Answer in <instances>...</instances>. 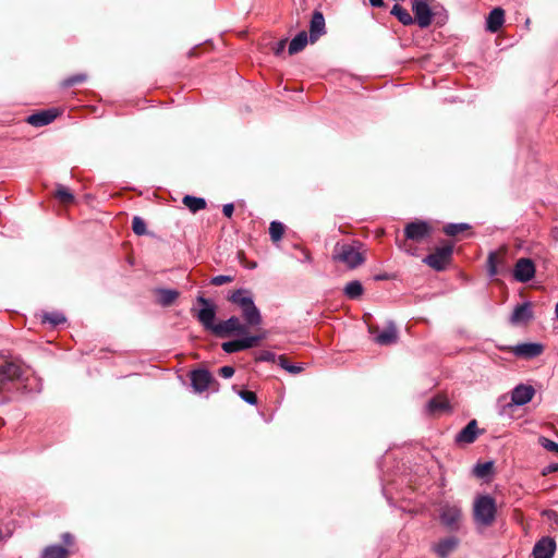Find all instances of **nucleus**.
Masks as SVG:
<instances>
[{
    "label": "nucleus",
    "instance_id": "nucleus-52",
    "mask_svg": "<svg viewBox=\"0 0 558 558\" xmlns=\"http://www.w3.org/2000/svg\"><path fill=\"white\" fill-rule=\"evenodd\" d=\"M401 247H402V248H404V250H405V252H409V253L411 252V251H410V248H408V247L405 246V244L401 245Z\"/></svg>",
    "mask_w": 558,
    "mask_h": 558
},
{
    "label": "nucleus",
    "instance_id": "nucleus-48",
    "mask_svg": "<svg viewBox=\"0 0 558 558\" xmlns=\"http://www.w3.org/2000/svg\"><path fill=\"white\" fill-rule=\"evenodd\" d=\"M369 4L374 8H381L384 5V0H369Z\"/></svg>",
    "mask_w": 558,
    "mask_h": 558
},
{
    "label": "nucleus",
    "instance_id": "nucleus-30",
    "mask_svg": "<svg viewBox=\"0 0 558 558\" xmlns=\"http://www.w3.org/2000/svg\"><path fill=\"white\" fill-rule=\"evenodd\" d=\"M364 292L363 286L359 280H353L344 287V294L351 300L359 299Z\"/></svg>",
    "mask_w": 558,
    "mask_h": 558
},
{
    "label": "nucleus",
    "instance_id": "nucleus-9",
    "mask_svg": "<svg viewBox=\"0 0 558 558\" xmlns=\"http://www.w3.org/2000/svg\"><path fill=\"white\" fill-rule=\"evenodd\" d=\"M535 264L531 258H519L513 268V278L518 282H529L535 276Z\"/></svg>",
    "mask_w": 558,
    "mask_h": 558
},
{
    "label": "nucleus",
    "instance_id": "nucleus-28",
    "mask_svg": "<svg viewBox=\"0 0 558 558\" xmlns=\"http://www.w3.org/2000/svg\"><path fill=\"white\" fill-rule=\"evenodd\" d=\"M391 14L398 19L400 23L403 25H412L414 23V19L408 12L407 9L401 7L400 4H395L391 9Z\"/></svg>",
    "mask_w": 558,
    "mask_h": 558
},
{
    "label": "nucleus",
    "instance_id": "nucleus-20",
    "mask_svg": "<svg viewBox=\"0 0 558 558\" xmlns=\"http://www.w3.org/2000/svg\"><path fill=\"white\" fill-rule=\"evenodd\" d=\"M477 423L475 420H472L468 423L465 427H463L456 436V441L459 444H472L475 441L477 437Z\"/></svg>",
    "mask_w": 558,
    "mask_h": 558
},
{
    "label": "nucleus",
    "instance_id": "nucleus-54",
    "mask_svg": "<svg viewBox=\"0 0 558 558\" xmlns=\"http://www.w3.org/2000/svg\"><path fill=\"white\" fill-rule=\"evenodd\" d=\"M375 331H376V330H375V328L369 327V332H371V333H375Z\"/></svg>",
    "mask_w": 558,
    "mask_h": 558
},
{
    "label": "nucleus",
    "instance_id": "nucleus-8",
    "mask_svg": "<svg viewBox=\"0 0 558 558\" xmlns=\"http://www.w3.org/2000/svg\"><path fill=\"white\" fill-rule=\"evenodd\" d=\"M246 332V326L240 322L236 316H231L227 320L218 323L214 327V333L219 337H227L232 333L243 335Z\"/></svg>",
    "mask_w": 558,
    "mask_h": 558
},
{
    "label": "nucleus",
    "instance_id": "nucleus-51",
    "mask_svg": "<svg viewBox=\"0 0 558 558\" xmlns=\"http://www.w3.org/2000/svg\"><path fill=\"white\" fill-rule=\"evenodd\" d=\"M303 253H304V262H311L312 260L311 254L307 251H304Z\"/></svg>",
    "mask_w": 558,
    "mask_h": 558
},
{
    "label": "nucleus",
    "instance_id": "nucleus-5",
    "mask_svg": "<svg viewBox=\"0 0 558 558\" xmlns=\"http://www.w3.org/2000/svg\"><path fill=\"white\" fill-rule=\"evenodd\" d=\"M452 252L453 246L451 244H446L440 247H437L435 252L425 256L423 262L430 268L437 271H441L450 263Z\"/></svg>",
    "mask_w": 558,
    "mask_h": 558
},
{
    "label": "nucleus",
    "instance_id": "nucleus-49",
    "mask_svg": "<svg viewBox=\"0 0 558 558\" xmlns=\"http://www.w3.org/2000/svg\"><path fill=\"white\" fill-rule=\"evenodd\" d=\"M284 46H286V40H281L279 44H278V47L276 49V54H279L283 51L284 49Z\"/></svg>",
    "mask_w": 558,
    "mask_h": 558
},
{
    "label": "nucleus",
    "instance_id": "nucleus-35",
    "mask_svg": "<svg viewBox=\"0 0 558 558\" xmlns=\"http://www.w3.org/2000/svg\"><path fill=\"white\" fill-rule=\"evenodd\" d=\"M56 196L58 197L59 201H61L62 203H65V204L71 203L74 199V196L70 192V190L63 185H58L57 191H56Z\"/></svg>",
    "mask_w": 558,
    "mask_h": 558
},
{
    "label": "nucleus",
    "instance_id": "nucleus-42",
    "mask_svg": "<svg viewBox=\"0 0 558 558\" xmlns=\"http://www.w3.org/2000/svg\"><path fill=\"white\" fill-rule=\"evenodd\" d=\"M539 445L545 448L546 450L548 451H551V452H558V444L546 438V437H541L539 438Z\"/></svg>",
    "mask_w": 558,
    "mask_h": 558
},
{
    "label": "nucleus",
    "instance_id": "nucleus-1",
    "mask_svg": "<svg viewBox=\"0 0 558 558\" xmlns=\"http://www.w3.org/2000/svg\"><path fill=\"white\" fill-rule=\"evenodd\" d=\"M361 247L362 244L357 241L337 242L333 247L332 259L337 263L343 264L350 269H354L365 260L364 255L361 252Z\"/></svg>",
    "mask_w": 558,
    "mask_h": 558
},
{
    "label": "nucleus",
    "instance_id": "nucleus-50",
    "mask_svg": "<svg viewBox=\"0 0 558 558\" xmlns=\"http://www.w3.org/2000/svg\"><path fill=\"white\" fill-rule=\"evenodd\" d=\"M551 236L555 241H558V226L551 229Z\"/></svg>",
    "mask_w": 558,
    "mask_h": 558
},
{
    "label": "nucleus",
    "instance_id": "nucleus-33",
    "mask_svg": "<svg viewBox=\"0 0 558 558\" xmlns=\"http://www.w3.org/2000/svg\"><path fill=\"white\" fill-rule=\"evenodd\" d=\"M469 228L468 223H449L444 228V231L449 236H456Z\"/></svg>",
    "mask_w": 558,
    "mask_h": 558
},
{
    "label": "nucleus",
    "instance_id": "nucleus-18",
    "mask_svg": "<svg viewBox=\"0 0 558 558\" xmlns=\"http://www.w3.org/2000/svg\"><path fill=\"white\" fill-rule=\"evenodd\" d=\"M323 34H325V17L320 11H315L310 23L311 41H316Z\"/></svg>",
    "mask_w": 558,
    "mask_h": 558
},
{
    "label": "nucleus",
    "instance_id": "nucleus-45",
    "mask_svg": "<svg viewBox=\"0 0 558 558\" xmlns=\"http://www.w3.org/2000/svg\"><path fill=\"white\" fill-rule=\"evenodd\" d=\"M234 211V206L232 203L225 204L222 206V213L226 217L231 218Z\"/></svg>",
    "mask_w": 558,
    "mask_h": 558
},
{
    "label": "nucleus",
    "instance_id": "nucleus-23",
    "mask_svg": "<svg viewBox=\"0 0 558 558\" xmlns=\"http://www.w3.org/2000/svg\"><path fill=\"white\" fill-rule=\"evenodd\" d=\"M458 544L457 537H446L435 545L434 550L439 557L445 558L458 547Z\"/></svg>",
    "mask_w": 558,
    "mask_h": 558
},
{
    "label": "nucleus",
    "instance_id": "nucleus-47",
    "mask_svg": "<svg viewBox=\"0 0 558 558\" xmlns=\"http://www.w3.org/2000/svg\"><path fill=\"white\" fill-rule=\"evenodd\" d=\"M558 471V464H549L543 472L544 475H546L547 473H550V472H556Z\"/></svg>",
    "mask_w": 558,
    "mask_h": 558
},
{
    "label": "nucleus",
    "instance_id": "nucleus-53",
    "mask_svg": "<svg viewBox=\"0 0 558 558\" xmlns=\"http://www.w3.org/2000/svg\"><path fill=\"white\" fill-rule=\"evenodd\" d=\"M555 313H556V316H557V318H558V303L556 304Z\"/></svg>",
    "mask_w": 558,
    "mask_h": 558
},
{
    "label": "nucleus",
    "instance_id": "nucleus-46",
    "mask_svg": "<svg viewBox=\"0 0 558 558\" xmlns=\"http://www.w3.org/2000/svg\"><path fill=\"white\" fill-rule=\"evenodd\" d=\"M61 537L65 545H72L73 536L70 533H63Z\"/></svg>",
    "mask_w": 558,
    "mask_h": 558
},
{
    "label": "nucleus",
    "instance_id": "nucleus-39",
    "mask_svg": "<svg viewBox=\"0 0 558 558\" xmlns=\"http://www.w3.org/2000/svg\"><path fill=\"white\" fill-rule=\"evenodd\" d=\"M256 361L275 363L278 361V356L271 351L264 350L258 353Z\"/></svg>",
    "mask_w": 558,
    "mask_h": 558
},
{
    "label": "nucleus",
    "instance_id": "nucleus-34",
    "mask_svg": "<svg viewBox=\"0 0 558 558\" xmlns=\"http://www.w3.org/2000/svg\"><path fill=\"white\" fill-rule=\"evenodd\" d=\"M278 364L286 371H288L291 374H299L303 371V367L301 365H293L290 364L289 361L284 355L278 356Z\"/></svg>",
    "mask_w": 558,
    "mask_h": 558
},
{
    "label": "nucleus",
    "instance_id": "nucleus-15",
    "mask_svg": "<svg viewBox=\"0 0 558 558\" xmlns=\"http://www.w3.org/2000/svg\"><path fill=\"white\" fill-rule=\"evenodd\" d=\"M214 381L211 374L207 369H196L191 373L192 387L197 392L207 390Z\"/></svg>",
    "mask_w": 558,
    "mask_h": 558
},
{
    "label": "nucleus",
    "instance_id": "nucleus-43",
    "mask_svg": "<svg viewBox=\"0 0 558 558\" xmlns=\"http://www.w3.org/2000/svg\"><path fill=\"white\" fill-rule=\"evenodd\" d=\"M233 280V277L231 276H225V275H219V276H215L210 279V283L213 286H222V284H226V283H229Z\"/></svg>",
    "mask_w": 558,
    "mask_h": 558
},
{
    "label": "nucleus",
    "instance_id": "nucleus-12",
    "mask_svg": "<svg viewBox=\"0 0 558 558\" xmlns=\"http://www.w3.org/2000/svg\"><path fill=\"white\" fill-rule=\"evenodd\" d=\"M404 234L408 240L422 241L430 234V226L425 221H413L405 226Z\"/></svg>",
    "mask_w": 558,
    "mask_h": 558
},
{
    "label": "nucleus",
    "instance_id": "nucleus-37",
    "mask_svg": "<svg viewBox=\"0 0 558 558\" xmlns=\"http://www.w3.org/2000/svg\"><path fill=\"white\" fill-rule=\"evenodd\" d=\"M493 469V462H484V463H477L474 466V474L477 477H485L490 473Z\"/></svg>",
    "mask_w": 558,
    "mask_h": 558
},
{
    "label": "nucleus",
    "instance_id": "nucleus-2",
    "mask_svg": "<svg viewBox=\"0 0 558 558\" xmlns=\"http://www.w3.org/2000/svg\"><path fill=\"white\" fill-rule=\"evenodd\" d=\"M230 301L241 307L243 319L247 326H258L262 324V315L254 304L253 298L247 290L239 289L232 293Z\"/></svg>",
    "mask_w": 558,
    "mask_h": 558
},
{
    "label": "nucleus",
    "instance_id": "nucleus-40",
    "mask_svg": "<svg viewBox=\"0 0 558 558\" xmlns=\"http://www.w3.org/2000/svg\"><path fill=\"white\" fill-rule=\"evenodd\" d=\"M239 396L243 401H245L246 403H248L251 405H255L257 403V397H256L255 392H253V391L241 390V391H239Z\"/></svg>",
    "mask_w": 558,
    "mask_h": 558
},
{
    "label": "nucleus",
    "instance_id": "nucleus-24",
    "mask_svg": "<svg viewBox=\"0 0 558 558\" xmlns=\"http://www.w3.org/2000/svg\"><path fill=\"white\" fill-rule=\"evenodd\" d=\"M308 37L307 33L305 31L300 32L291 41L289 45V54H295L300 51H302L305 46L307 45Z\"/></svg>",
    "mask_w": 558,
    "mask_h": 558
},
{
    "label": "nucleus",
    "instance_id": "nucleus-7",
    "mask_svg": "<svg viewBox=\"0 0 558 558\" xmlns=\"http://www.w3.org/2000/svg\"><path fill=\"white\" fill-rule=\"evenodd\" d=\"M411 8L414 13V22H416L421 28H426L432 24L433 12L428 0H411Z\"/></svg>",
    "mask_w": 558,
    "mask_h": 558
},
{
    "label": "nucleus",
    "instance_id": "nucleus-3",
    "mask_svg": "<svg viewBox=\"0 0 558 558\" xmlns=\"http://www.w3.org/2000/svg\"><path fill=\"white\" fill-rule=\"evenodd\" d=\"M497 506L489 495L478 496L473 506V518L478 526H490L496 519Z\"/></svg>",
    "mask_w": 558,
    "mask_h": 558
},
{
    "label": "nucleus",
    "instance_id": "nucleus-16",
    "mask_svg": "<svg viewBox=\"0 0 558 558\" xmlns=\"http://www.w3.org/2000/svg\"><path fill=\"white\" fill-rule=\"evenodd\" d=\"M556 549L554 539L549 537L541 538L533 548L534 558H553Z\"/></svg>",
    "mask_w": 558,
    "mask_h": 558
},
{
    "label": "nucleus",
    "instance_id": "nucleus-19",
    "mask_svg": "<svg viewBox=\"0 0 558 558\" xmlns=\"http://www.w3.org/2000/svg\"><path fill=\"white\" fill-rule=\"evenodd\" d=\"M57 116H58V112L54 109L44 110V111L34 113V114H31L27 118V122L33 126L39 128V126L48 125L49 123H51L57 118Z\"/></svg>",
    "mask_w": 558,
    "mask_h": 558
},
{
    "label": "nucleus",
    "instance_id": "nucleus-4",
    "mask_svg": "<svg viewBox=\"0 0 558 558\" xmlns=\"http://www.w3.org/2000/svg\"><path fill=\"white\" fill-rule=\"evenodd\" d=\"M24 374L15 363H7L0 367V392L19 391L26 389Z\"/></svg>",
    "mask_w": 558,
    "mask_h": 558
},
{
    "label": "nucleus",
    "instance_id": "nucleus-22",
    "mask_svg": "<svg viewBox=\"0 0 558 558\" xmlns=\"http://www.w3.org/2000/svg\"><path fill=\"white\" fill-rule=\"evenodd\" d=\"M505 22V11L501 8L493 9L486 20V29L496 33Z\"/></svg>",
    "mask_w": 558,
    "mask_h": 558
},
{
    "label": "nucleus",
    "instance_id": "nucleus-11",
    "mask_svg": "<svg viewBox=\"0 0 558 558\" xmlns=\"http://www.w3.org/2000/svg\"><path fill=\"white\" fill-rule=\"evenodd\" d=\"M264 336H250L222 343V350L227 353H234L247 350L257 344Z\"/></svg>",
    "mask_w": 558,
    "mask_h": 558
},
{
    "label": "nucleus",
    "instance_id": "nucleus-14",
    "mask_svg": "<svg viewBox=\"0 0 558 558\" xmlns=\"http://www.w3.org/2000/svg\"><path fill=\"white\" fill-rule=\"evenodd\" d=\"M544 347L541 343L525 342L510 348V351L520 357L533 359L543 353Z\"/></svg>",
    "mask_w": 558,
    "mask_h": 558
},
{
    "label": "nucleus",
    "instance_id": "nucleus-32",
    "mask_svg": "<svg viewBox=\"0 0 558 558\" xmlns=\"http://www.w3.org/2000/svg\"><path fill=\"white\" fill-rule=\"evenodd\" d=\"M283 233H284V226H283V223H281L279 221L270 222L269 234H270V239L274 242L280 241L282 239V236H283Z\"/></svg>",
    "mask_w": 558,
    "mask_h": 558
},
{
    "label": "nucleus",
    "instance_id": "nucleus-10",
    "mask_svg": "<svg viewBox=\"0 0 558 558\" xmlns=\"http://www.w3.org/2000/svg\"><path fill=\"white\" fill-rule=\"evenodd\" d=\"M197 302L203 305L196 315L197 319L206 329L214 332V327L217 325L214 323L216 317L215 306L202 295L197 298Z\"/></svg>",
    "mask_w": 558,
    "mask_h": 558
},
{
    "label": "nucleus",
    "instance_id": "nucleus-17",
    "mask_svg": "<svg viewBox=\"0 0 558 558\" xmlns=\"http://www.w3.org/2000/svg\"><path fill=\"white\" fill-rule=\"evenodd\" d=\"M398 340V331L392 322L388 326L375 335L374 341L379 345H389L396 343Z\"/></svg>",
    "mask_w": 558,
    "mask_h": 558
},
{
    "label": "nucleus",
    "instance_id": "nucleus-44",
    "mask_svg": "<svg viewBox=\"0 0 558 558\" xmlns=\"http://www.w3.org/2000/svg\"><path fill=\"white\" fill-rule=\"evenodd\" d=\"M234 374V368L232 366L226 365L219 368V375L223 378H231Z\"/></svg>",
    "mask_w": 558,
    "mask_h": 558
},
{
    "label": "nucleus",
    "instance_id": "nucleus-41",
    "mask_svg": "<svg viewBox=\"0 0 558 558\" xmlns=\"http://www.w3.org/2000/svg\"><path fill=\"white\" fill-rule=\"evenodd\" d=\"M86 80L85 74H75L63 81V86L71 87L73 85L80 84Z\"/></svg>",
    "mask_w": 558,
    "mask_h": 558
},
{
    "label": "nucleus",
    "instance_id": "nucleus-13",
    "mask_svg": "<svg viewBox=\"0 0 558 558\" xmlns=\"http://www.w3.org/2000/svg\"><path fill=\"white\" fill-rule=\"evenodd\" d=\"M534 393L535 390L532 386L520 384L513 388L511 392V403H508L507 405H525L532 400Z\"/></svg>",
    "mask_w": 558,
    "mask_h": 558
},
{
    "label": "nucleus",
    "instance_id": "nucleus-29",
    "mask_svg": "<svg viewBox=\"0 0 558 558\" xmlns=\"http://www.w3.org/2000/svg\"><path fill=\"white\" fill-rule=\"evenodd\" d=\"M157 294H158V302L162 306L171 305L179 296V292L177 290H172V289H159L157 291Z\"/></svg>",
    "mask_w": 558,
    "mask_h": 558
},
{
    "label": "nucleus",
    "instance_id": "nucleus-25",
    "mask_svg": "<svg viewBox=\"0 0 558 558\" xmlns=\"http://www.w3.org/2000/svg\"><path fill=\"white\" fill-rule=\"evenodd\" d=\"M449 404L446 398L444 397H435L430 399L426 404V411L432 414H438L448 409Z\"/></svg>",
    "mask_w": 558,
    "mask_h": 558
},
{
    "label": "nucleus",
    "instance_id": "nucleus-27",
    "mask_svg": "<svg viewBox=\"0 0 558 558\" xmlns=\"http://www.w3.org/2000/svg\"><path fill=\"white\" fill-rule=\"evenodd\" d=\"M182 203L192 211L197 213L206 208V201L202 197L185 195Z\"/></svg>",
    "mask_w": 558,
    "mask_h": 558
},
{
    "label": "nucleus",
    "instance_id": "nucleus-31",
    "mask_svg": "<svg viewBox=\"0 0 558 558\" xmlns=\"http://www.w3.org/2000/svg\"><path fill=\"white\" fill-rule=\"evenodd\" d=\"M66 320L65 316L60 312H50L43 315V322L49 323L51 326H58L64 324Z\"/></svg>",
    "mask_w": 558,
    "mask_h": 558
},
{
    "label": "nucleus",
    "instance_id": "nucleus-6",
    "mask_svg": "<svg viewBox=\"0 0 558 558\" xmlns=\"http://www.w3.org/2000/svg\"><path fill=\"white\" fill-rule=\"evenodd\" d=\"M439 519L441 524L449 531H458L462 520V510L456 504H446L440 508Z\"/></svg>",
    "mask_w": 558,
    "mask_h": 558
},
{
    "label": "nucleus",
    "instance_id": "nucleus-26",
    "mask_svg": "<svg viewBox=\"0 0 558 558\" xmlns=\"http://www.w3.org/2000/svg\"><path fill=\"white\" fill-rule=\"evenodd\" d=\"M69 550L60 545H50L44 548L40 558H68Z\"/></svg>",
    "mask_w": 558,
    "mask_h": 558
},
{
    "label": "nucleus",
    "instance_id": "nucleus-36",
    "mask_svg": "<svg viewBox=\"0 0 558 558\" xmlns=\"http://www.w3.org/2000/svg\"><path fill=\"white\" fill-rule=\"evenodd\" d=\"M132 230L137 235H144L147 231L145 221L141 217L135 216L132 220Z\"/></svg>",
    "mask_w": 558,
    "mask_h": 558
},
{
    "label": "nucleus",
    "instance_id": "nucleus-38",
    "mask_svg": "<svg viewBox=\"0 0 558 558\" xmlns=\"http://www.w3.org/2000/svg\"><path fill=\"white\" fill-rule=\"evenodd\" d=\"M487 271L489 277H495L497 271V253L490 252L487 258Z\"/></svg>",
    "mask_w": 558,
    "mask_h": 558
},
{
    "label": "nucleus",
    "instance_id": "nucleus-21",
    "mask_svg": "<svg viewBox=\"0 0 558 558\" xmlns=\"http://www.w3.org/2000/svg\"><path fill=\"white\" fill-rule=\"evenodd\" d=\"M532 317L533 312L531 304L529 302H524L514 307L510 320L512 324H521L529 322Z\"/></svg>",
    "mask_w": 558,
    "mask_h": 558
}]
</instances>
